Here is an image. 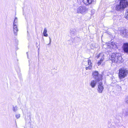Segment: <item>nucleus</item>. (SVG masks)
<instances>
[{
    "instance_id": "obj_1",
    "label": "nucleus",
    "mask_w": 128,
    "mask_h": 128,
    "mask_svg": "<svg viewBox=\"0 0 128 128\" xmlns=\"http://www.w3.org/2000/svg\"><path fill=\"white\" fill-rule=\"evenodd\" d=\"M109 59L112 62L117 63L121 62L122 58L118 53H113L110 56Z\"/></svg>"
},
{
    "instance_id": "obj_2",
    "label": "nucleus",
    "mask_w": 128,
    "mask_h": 128,
    "mask_svg": "<svg viewBox=\"0 0 128 128\" xmlns=\"http://www.w3.org/2000/svg\"><path fill=\"white\" fill-rule=\"evenodd\" d=\"M118 76L120 80L126 77L128 75V70L124 68H120L118 70Z\"/></svg>"
},
{
    "instance_id": "obj_3",
    "label": "nucleus",
    "mask_w": 128,
    "mask_h": 128,
    "mask_svg": "<svg viewBox=\"0 0 128 128\" xmlns=\"http://www.w3.org/2000/svg\"><path fill=\"white\" fill-rule=\"evenodd\" d=\"M92 76L93 78L96 79L97 82L102 81V75L99 74L98 71L96 70L94 71L92 73Z\"/></svg>"
},
{
    "instance_id": "obj_4",
    "label": "nucleus",
    "mask_w": 128,
    "mask_h": 128,
    "mask_svg": "<svg viewBox=\"0 0 128 128\" xmlns=\"http://www.w3.org/2000/svg\"><path fill=\"white\" fill-rule=\"evenodd\" d=\"M98 82V83L97 89L98 92L100 93H102L104 89V88L103 85V82L102 80Z\"/></svg>"
},
{
    "instance_id": "obj_5",
    "label": "nucleus",
    "mask_w": 128,
    "mask_h": 128,
    "mask_svg": "<svg viewBox=\"0 0 128 128\" xmlns=\"http://www.w3.org/2000/svg\"><path fill=\"white\" fill-rule=\"evenodd\" d=\"M87 10L86 7L84 6H80L77 9V12L78 13L83 14Z\"/></svg>"
},
{
    "instance_id": "obj_6",
    "label": "nucleus",
    "mask_w": 128,
    "mask_h": 128,
    "mask_svg": "<svg viewBox=\"0 0 128 128\" xmlns=\"http://www.w3.org/2000/svg\"><path fill=\"white\" fill-rule=\"evenodd\" d=\"M120 3L122 9H124L128 7V2L126 0H120Z\"/></svg>"
},
{
    "instance_id": "obj_7",
    "label": "nucleus",
    "mask_w": 128,
    "mask_h": 128,
    "mask_svg": "<svg viewBox=\"0 0 128 128\" xmlns=\"http://www.w3.org/2000/svg\"><path fill=\"white\" fill-rule=\"evenodd\" d=\"M17 19V18H15L13 22V29L14 33L15 35L17 34V32L18 31V29L17 25L15 24V20Z\"/></svg>"
},
{
    "instance_id": "obj_8",
    "label": "nucleus",
    "mask_w": 128,
    "mask_h": 128,
    "mask_svg": "<svg viewBox=\"0 0 128 128\" xmlns=\"http://www.w3.org/2000/svg\"><path fill=\"white\" fill-rule=\"evenodd\" d=\"M123 50L124 52L128 54V43L126 42L124 44Z\"/></svg>"
},
{
    "instance_id": "obj_9",
    "label": "nucleus",
    "mask_w": 128,
    "mask_h": 128,
    "mask_svg": "<svg viewBox=\"0 0 128 128\" xmlns=\"http://www.w3.org/2000/svg\"><path fill=\"white\" fill-rule=\"evenodd\" d=\"M94 0H83V2L86 6H89L92 4Z\"/></svg>"
},
{
    "instance_id": "obj_10",
    "label": "nucleus",
    "mask_w": 128,
    "mask_h": 128,
    "mask_svg": "<svg viewBox=\"0 0 128 128\" xmlns=\"http://www.w3.org/2000/svg\"><path fill=\"white\" fill-rule=\"evenodd\" d=\"M88 67L86 68V70H91L92 66V64L91 60L90 59H88Z\"/></svg>"
},
{
    "instance_id": "obj_11",
    "label": "nucleus",
    "mask_w": 128,
    "mask_h": 128,
    "mask_svg": "<svg viewBox=\"0 0 128 128\" xmlns=\"http://www.w3.org/2000/svg\"><path fill=\"white\" fill-rule=\"evenodd\" d=\"M96 82H97L96 80H92L91 81L90 83V85L92 88H94L96 85Z\"/></svg>"
},
{
    "instance_id": "obj_12",
    "label": "nucleus",
    "mask_w": 128,
    "mask_h": 128,
    "mask_svg": "<svg viewBox=\"0 0 128 128\" xmlns=\"http://www.w3.org/2000/svg\"><path fill=\"white\" fill-rule=\"evenodd\" d=\"M120 33L121 35H126L127 33L126 30L125 29H121L120 30Z\"/></svg>"
},
{
    "instance_id": "obj_13",
    "label": "nucleus",
    "mask_w": 128,
    "mask_h": 128,
    "mask_svg": "<svg viewBox=\"0 0 128 128\" xmlns=\"http://www.w3.org/2000/svg\"><path fill=\"white\" fill-rule=\"evenodd\" d=\"M116 10H119L121 9H122V7L121 5H120V3L119 4L117 5L116 7Z\"/></svg>"
},
{
    "instance_id": "obj_14",
    "label": "nucleus",
    "mask_w": 128,
    "mask_h": 128,
    "mask_svg": "<svg viewBox=\"0 0 128 128\" xmlns=\"http://www.w3.org/2000/svg\"><path fill=\"white\" fill-rule=\"evenodd\" d=\"M104 60V58H101L100 60L98 62L97 64L98 66L101 64V63L103 62Z\"/></svg>"
},
{
    "instance_id": "obj_15",
    "label": "nucleus",
    "mask_w": 128,
    "mask_h": 128,
    "mask_svg": "<svg viewBox=\"0 0 128 128\" xmlns=\"http://www.w3.org/2000/svg\"><path fill=\"white\" fill-rule=\"evenodd\" d=\"M47 32V30L46 28H45L44 29V30L43 32V34L44 36H48V34L46 33Z\"/></svg>"
},
{
    "instance_id": "obj_16",
    "label": "nucleus",
    "mask_w": 128,
    "mask_h": 128,
    "mask_svg": "<svg viewBox=\"0 0 128 128\" xmlns=\"http://www.w3.org/2000/svg\"><path fill=\"white\" fill-rule=\"evenodd\" d=\"M125 17L128 20V9L126 10V12L125 14Z\"/></svg>"
},
{
    "instance_id": "obj_17",
    "label": "nucleus",
    "mask_w": 128,
    "mask_h": 128,
    "mask_svg": "<svg viewBox=\"0 0 128 128\" xmlns=\"http://www.w3.org/2000/svg\"><path fill=\"white\" fill-rule=\"evenodd\" d=\"M16 116L17 118H18L20 117V114H17Z\"/></svg>"
},
{
    "instance_id": "obj_18",
    "label": "nucleus",
    "mask_w": 128,
    "mask_h": 128,
    "mask_svg": "<svg viewBox=\"0 0 128 128\" xmlns=\"http://www.w3.org/2000/svg\"><path fill=\"white\" fill-rule=\"evenodd\" d=\"M100 53L98 54L96 56V58L98 59L100 57Z\"/></svg>"
},
{
    "instance_id": "obj_19",
    "label": "nucleus",
    "mask_w": 128,
    "mask_h": 128,
    "mask_svg": "<svg viewBox=\"0 0 128 128\" xmlns=\"http://www.w3.org/2000/svg\"><path fill=\"white\" fill-rule=\"evenodd\" d=\"M126 102L128 104V96L126 98Z\"/></svg>"
},
{
    "instance_id": "obj_20",
    "label": "nucleus",
    "mask_w": 128,
    "mask_h": 128,
    "mask_svg": "<svg viewBox=\"0 0 128 128\" xmlns=\"http://www.w3.org/2000/svg\"><path fill=\"white\" fill-rule=\"evenodd\" d=\"M85 62H86L85 61H84L83 63V64H84V65H85V66H87V65H85Z\"/></svg>"
}]
</instances>
